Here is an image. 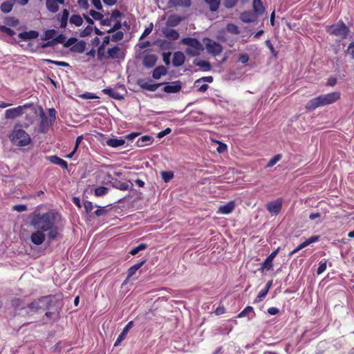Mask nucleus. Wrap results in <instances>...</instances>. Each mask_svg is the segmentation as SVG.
Returning a JSON list of instances; mask_svg holds the SVG:
<instances>
[{"label": "nucleus", "mask_w": 354, "mask_h": 354, "mask_svg": "<svg viewBox=\"0 0 354 354\" xmlns=\"http://www.w3.org/2000/svg\"><path fill=\"white\" fill-rule=\"evenodd\" d=\"M57 31L55 29H49L44 32V39L49 40L50 39H54V37L56 35Z\"/></svg>", "instance_id": "obj_44"}, {"label": "nucleus", "mask_w": 354, "mask_h": 354, "mask_svg": "<svg viewBox=\"0 0 354 354\" xmlns=\"http://www.w3.org/2000/svg\"><path fill=\"white\" fill-rule=\"evenodd\" d=\"M341 97L339 91L331 92L325 95H319L310 100L306 104L305 108L308 111H314L317 108L333 104Z\"/></svg>", "instance_id": "obj_2"}, {"label": "nucleus", "mask_w": 354, "mask_h": 354, "mask_svg": "<svg viewBox=\"0 0 354 354\" xmlns=\"http://www.w3.org/2000/svg\"><path fill=\"white\" fill-rule=\"evenodd\" d=\"M0 31L7 34L8 35H9L10 37H12L13 35H15V32L14 30L11 29L10 28H8L6 26H3V25L0 26Z\"/></svg>", "instance_id": "obj_51"}, {"label": "nucleus", "mask_w": 354, "mask_h": 354, "mask_svg": "<svg viewBox=\"0 0 354 354\" xmlns=\"http://www.w3.org/2000/svg\"><path fill=\"white\" fill-rule=\"evenodd\" d=\"M253 12L258 16L261 15L265 12V8L262 4L261 0H253Z\"/></svg>", "instance_id": "obj_24"}, {"label": "nucleus", "mask_w": 354, "mask_h": 354, "mask_svg": "<svg viewBox=\"0 0 354 354\" xmlns=\"http://www.w3.org/2000/svg\"><path fill=\"white\" fill-rule=\"evenodd\" d=\"M84 207L85 209V211L88 213L91 212L93 209V205L92 202L91 201H85L84 203Z\"/></svg>", "instance_id": "obj_60"}, {"label": "nucleus", "mask_w": 354, "mask_h": 354, "mask_svg": "<svg viewBox=\"0 0 354 354\" xmlns=\"http://www.w3.org/2000/svg\"><path fill=\"white\" fill-rule=\"evenodd\" d=\"M64 0H46V6L48 11L53 13L57 12L59 6V4H64Z\"/></svg>", "instance_id": "obj_12"}, {"label": "nucleus", "mask_w": 354, "mask_h": 354, "mask_svg": "<svg viewBox=\"0 0 354 354\" xmlns=\"http://www.w3.org/2000/svg\"><path fill=\"white\" fill-rule=\"evenodd\" d=\"M29 107V105L24 104L23 106H18L17 107L7 109L5 112V118L6 119H15L23 114L24 109Z\"/></svg>", "instance_id": "obj_9"}, {"label": "nucleus", "mask_w": 354, "mask_h": 354, "mask_svg": "<svg viewBox=\"0 0 354 354\" xmlns=\"http://www.w3.org/2000/svg\"><path fill=\"white\" fill-rule=\"evenodd\" d=\"M157 60H158V57L156 55L147 54L144 56L142 62H143V65L146 68H153L156 65Z\"/></svg>", "instance_id": "obj_15"}, {"label": "nucleus", "mask_w": 354, "mask_h": 354, "mask_svg": "<svg viewBox=\"0 0 354 354\" xmlns=\"http://www.w3.org/2000/svg\"><path fill=\"white\" fill-rule=\"evenodd\" d=\"M102 92L115 100H122L124 98L122 95L112 88H104L102 90Z\"/></svg>", "instance_id": "obj_30"}, {"label": "nucleus", "mask_w": 354, "mask_h": 354, "mask_svg": "<svg viewBox=\"0 0 354 354\" xmlns=\"http://www.w3.org/2000/svg\"><path fill=\"white\" fill-rule=\"evenodd\" d=\"M112 33L113 34L111 35V41L113 42H118L124 38V32L122 30L115 31Z\"/></svg>", "instance_id": "obj_39"}, {"label": "nucleus", "mask_w": 354, "mask_h": 354, "mask_svg": "<svg viewBox=\"0 0 354 354\" xmlns=\"http://www.w3.org/2000/svg\"><path fill=\"white\" fill-rule=\"evenodd\" d=\"M93 30V28L91 26H87L84 30H82L80 33V36L81 37H86L87 36H89L91 35L92 32Z\"/></svg>", "instance_id": "obj_49"}, {"label": "nucleus", "mask_w": 354, "mask_h": 354, "mask_svg": "<svg viewBox=\"0 0 354 354\" xmlns=\"http://www.w3.org/2000/svg\"><path fill=\"white\" fill-rule=\"evenodd\" d=\"M235 208V202L230 201L223 205H221L217 211L218 214H229L232 213Z\"/></svg>", "instance_id": "obj_14"}, {"label": "nucleus", "mask_w": 354, "mask_h": 354, "mask_svg": "<svg viewBox=\"0 0 354 354\" xmlns=\"http://www.w3.org/2000/svg\"><path fill=\"white\" fill-rule=\"evenodd\" d=\"M56 44H64L66 41V36L63 34L59 35L57 37L54 38Z\"/></svg>", "instance_id": "obj_61"}, {"label": "nucleus", "mask_w": 354, "mask_h": 354, "mask_svg": "<svg viewBox=\"0 0 354 354\" xmlns=\"http://www.w3.org/2000/svg\"><path fill=\"white\" fill-rule=\"evenodd\" d=\"M146 263V259H143L137 263L134 264L133 266H131L128 270H127V279H129L131 277H132L136 271L140 269L145 263Z\"/></svg>", "instance_id": "obj_22"}, {"label": "nucleus", "mask_w": 354, "mask_h": 354, "mask_svg": "<svg viewBox=\"0 0 354 354\" xmlns=\"http://www.w3.org/2000/svg\"><path fill=\"white\" fill-rule=\"evenodd\" d=\"M13 7V4L10 1H4L1 3L0 8L1 10L4 13H9Z\"/></svg>", "instance_id": "obj_40"}, {"label": "nucleus", "mask_w": 354, "mask_h": 354, "mask_svg": "<svg viewBox=\"0 0 354 354\" xmlns=\"http://www.w3.org/2000/svg\"><path fill=\"white\" fill-rule=\"evenodd\" d=\"M347 53L351 55L353 59H354V41L350 43L347 48Z\"/></svg>", "instance_id": "obj_64"}, {"label": "nucleus", "mask_w": 354, "mask_h": 354, "mask_svg": "<svg viewBox=\"0 0 354 354\" xmlns=\"http://www.w3.org/2000/svg\"><path fill=\"white\" fill-rule=\"evenodd\" d=\"M139 84L142 88L153 92L156 91L158 87L165 84V83L149 84L148 82H144L140 84L139 82Z\"/></svg>", "instance_id": "obj_32"}, {"label": "nucleus", "mask_w": 354, "mask_h": 354, "mask_svg": "<svg viewBox=\"0 0 354 354\" xmlns=\"http://www.w3.org/2000/svg\"><path fill=\"white\" fill-rule=\"evenodd\" d=\"M44 62L46 63H51L58 66H65L67 67L69 66V64L67 62H61V61H54L49 59H44Z\"/></svg>", "instance_id": "obj_52"}, {"label": "nucleus", "mask_w": 354, "mask_h": 354, "mask_svg": "<svg viewBox=\"0 0 354 354\" xmlns=\"http://www.w3.org/2000/svg\"><path fill=\"white\" fill-rule=\"evenodd\" d=\"M170 57H171V53L170 52L163 53H162L163 62H165V64L166 65H169L170 64Z\"/></svg>", "instance_id": "obj_62"}, {"label": "nucleus", "mask_w": 354, "mask_h": 354, "mask_svg": "<svg viewBox=\"0 0 354 354\" xmlns=\"http://www.w3.org/2000/svg\"><path fill=\"white\" fill-rule=\"evenodd\" d=\"M86 43L83 40L76 41L71 48V50L74 53H82L86 49Z\"/></svg>", "instance_id": "obj_27"}, {"label": "nucleus", "mask_w": 354, "mask_h": 354, "mask_svg": "<svg viewBox=\"0 0 354 354\" xmlns=\"http://www.w3.org/2000/svg\"><path fill=\"white\" fill-rule=\"evenodd\" d=\"M204 1L208 6L209 10L215 12L218 11L221 0H204Z\"/></svg>", "instance_id": "obj_31"}, {"label": "nucleus", "mask_w": 354, "mask_h": 354, "mask_svg": "<svg viewBox=\"0 0 354 354\" xmlns=\"http://www.w3.org/2000/svg\"><path fill=\"white\" fill-rule=\"evenodd\" d=\"M9 138L13 143L19 147H26L31 142L29 134L17 127H15Z\"/></svg>", "instance_id": "obj_3"}, {"label": "nucleus", "mask_w": 354, "mask_h": 354, "mask_svg": "<svg viewBox=\"0 0 354 354\" xmlns=\"http://www.w3.org/2000/svg\"><path fill=\"white\" fill-rule=\"evenodd\" d=\"M282 158L281 154H277L273 156L268 162L266 167H272L277 162H279Z\"/></svg>", "instance_id": "obj_46"}, {"label": "nucleus", "mask_w": 354, "mask_h": 354, "mask_svg": "<svg viewBox=\"0 0 354 354\" xmlns=\"http://www.w3.org/2000/svg\"><path fill=\"white\" fill-rule=\"evenodd\" d=\"M30 225L36 230L48 232L50 240H54L58 236L56 216L53 212H48L44 214H34L30 221Z\"/></svg>", "instance_id": "obj_1"}, {"label": "nucleus", "mask_w": 354, "mask_h": 354, "mask_svg": "<svg viewBox=\"0 0 354 354\" xmlns=\"http://www.w3.org/2000/svg\"><path fill=\"white\" fill-rule=\"evenodd\" d=\"M76 41H77V39L75 37H71L67 41H65L64 46L66 48L72 47Z\"/></svg>", "instance_id": "obj_58"}, {"label": "nucleus", "mask_w": 354, "mask_h": 354, "mask_svg": "<svg viewBox=\"0 0 354 354\" xmlns=\"http://www.w3.org/2000/svg\"><path fill=\"white\" fill-rule=\"evenodd\" d=\"M89 15L95 20L100 21L102 19L103 15L97 11L94 10H91L89 11Z\"/></svg>", "instance_id": "obj_55"}, {"label": "nucleus", "mask_w": 354, "mask_h": 354, "mask_svg": "<svg viewBox=\"0 0 354 354\" xmlns=\"http://www.w3.org/2000/svg\"><path fill=\"white\" fill-rule=\"evenodd\" d=\"M108 193V188L104 186H100L95 189V195L96 196H102Z\"/></svg>", "instance_id": "obj_45"}, {"label": "nucleus", "mask_w": 354, "mask_h": 354, "mask_svg": "<svg viewBox=\"0 0 354 354\" xmlns=\"http://www.w3.org/2000/svg\"><path fill=\"white\" fill-rule=\"evenodd\" d=\"M161 176L165 183H168L173 179L174 175L172 171H162Z\"/></svg>", "instance_id": "obj_47"}, {"label": "nucleus", "mask_w": 354, "mask_h": 354, "mask_svg": "<svg viewBox=\"0 0 354 354\" xmlns=\"http://www.w3.org/2000/svg\"><path fill=\"white\" fill-rule=\"evenodd\" d=\"M97 59L99 60H102L103 59H106V52L105 51V46L104 45H100L97 51Z\"/></svg>", "instance_id": "obj_42"}, {"label": "nucleus", "mask_w": 354, "mask_h": 354, "mask_svg": "<svg viewBox=\"0 0 354 354\" xmlns=\"http://www.w3.org/2000/svg\"><path fill=\"white\" fill-rule=\"evenodd\" d=\"M122 28V23L120 21H117L114 25L113 26V27H111L110 29H109L108 30H106V32L107 33H112V32H114L115 31H118L120 30V29Z\"/></svg>", "instance_id": "obj_54"}, {"label": "nucleus", "mask_w": 354, "mask_h": 354, "mask_svg": "<svg viewBox=\"0 0 354 354\" xmlns=\"http://www.w3.org/2000/svg\"><path fill=\"white\" fill-rule=\"evenodd\" d=\"M69 23L79 27L83 24V18L80 15H72L69 18Z\"/></svg>", "instance_id": "obj_36"}, {"label": "nucleus", "mask_w": 354, "mask_h": 354, "mask_svg": "<svg viewBox=\"0 0 354 354\" xmlns=\"http://www.w3.org/2000/svg\"><path fill=\"white\" fill-rule=\"evenodd\" d=\"M167 73V68L164 66H158L153 71L152 76L154 79H160Z\"/></svg>", "instance_id": "obj_28"}, {"label": "nucleus", "mask_w": 354, "mask_h": 354, "mask_svg": "<svg viewBox=\"0 0 354 354\" xmlns=\"http://www.w3.org/2000/svg\"><path fill=\"white\" fill-rule=\"evenodd\" d=\"M57 19L59 21V27L66 28L68 21H69V11L67 9H64L62 13L57 16Z\"/></svg>", "instance_id": "obj_17"}, {"label": "nucleus", "mask_w": 354, "mask_h": 354, "mask_svg": "<svg viewBox=\"0 0 354 354\" xmlns=\"http://www.w3.org/2000/svg\"><path fill=\"white\" fill-rule=\"evenodd\" d=\"M273 259L268 256L264 261L261 263V266L259 269L261 272L264 270H270L273 267Z\"/></svg>", "instance_id": "obj_34"}, {"label": "nucleus", "mask_w": 354, "mask_h": 354, "mask_svg": "<svg viewBox=\"0 0 354 354\" xmlns=\"http://www.w3.org/2000/svg\"><path fill=\"white\" fill-rule=\"evenodd\" d=\"M268 292V289L265 290L263 288V289L261 290L254 302V303L260 302L267 295Z\"/></svg>", "instance_id": "obj_53"}, {"label": "nucleus", "mask_w": 354, "mask_h": 354, "mask_svg": "<svg viewBox=\"0 0 354 354\" xmlns=\"http://www.w3.org/2000/svg\"><path fill=\"white\" fill-rule=\"evenodd\" d=\"M204 44L208 53L216 56L221 53L223 50L222 46L209 38L204 39Z\"/></svg>", "instance_id": "obj_7"}, {"label": "nucleus", "mask_w": 354, "mask_h": 354, "mask_svg": "<svg viewBox=\"0 0 354 354\" xmlns=\"http://www.w3.org/2000/svg\"><path fill=\"white\" fill-rule=\"evenodd\" d=\"M153 142V138L150 136H143L138 138L136 145L138 147H143L149 145Z\"/></svg>", "instance_id": "obj_26"}, {"label": "nucleus", "mask_w": 354, "mask_h": 354, "mask_svg": "<svg viewBox=\"0 0 354 354\" xmlns=\"http://www.w3.org/2000/svg\"><path fill=\"white\" fill-rule=\"evenodd\" d=\"M158 46L161 50H169L172 48L171 41L166 39H160L158 41Z\"/></svg>", "instance_id": "obj_38"}, {"label": "nucleus", "mask_w": 354, "mask_h": 354, "mask_svg": "<svg viewBox=\"0 0 354 354\" xmlns=\"http://www.w3.org/2000/svg\"><path fill=\"white\" fill-rule=\"evenodd\" d=\"M83 99H87V100H93V99H97L98 97L96 96L94 93H85L82 94L80 96Z\"/></svg>", "instance_id": "obj_59"}, {"label": "nucleus", "mask_w": 354, "mask_h": 354, "mask_svg": "<svg viewBox=\"0 0 354 354\" xmlns=\"http://www.w3.org/2000/svg\"><path fill=\"white\" fill-rule=\"evenodd\" d=\"M125 143L124 139L118 138H109L106 141V144L111 147L117 148L118 147L124 145Z\"/></svg>", "instance_id": "obj_29"}, {"label": "nucleus", "mask_w": 354, "mask_h": 354, "mask_svg": "<svg viewBox=\"0 0 354 354\" xmlns=\"http://www.w3.org/2000/svg\"><path fill=\"white\" fill-rule=\"evenodd\" d=\"M259 16L253 11L248 10L243 12L240 15V19L245 23L254 22Z\"/></svg>", "instance_id": "obj_13"}, {"label": "nucleus", "mask_w": 354, "mask_h": 354, "mask_svg": "<svg viewBox=\"0 0 354 354\" xmlns=\"http://www.w3.org/2000/svg\"><path fill=\"white\" fill-rule=\"evenodd\" d=\"M180 43L189 46L185 49V53L189 56H198L204 49L203 44L196 38L185 37L181 39Z\"/></svg>", "instance_id": "obj_4"}, {"label": "nucleus", "mask_w": 354, "mask_h": 354, "mask_svg": "<svg viewBox=\"0 0 354 354\" xmlns=\"http://www.w3.org/2000/svg\"><path fill=\"white\" fill-rule=\"evenodd\" d=\"M45 239L46 235L42 230H37L30 235L31 242L36 245H41L44 242Z\"/></svg>", "instance_id": "obj_11"}, {"label": "nucleus", "mask_w": 354, "mask_h": 354, "mask_svg": "<svg viewBox=\"0 0 354 354\" xmlns=\"http://www.w3.org/2000/svg\"><path fill=\"white\" fill-rule=\"evenodd\" d=\"M194 63L196 66L204 68L205 69V71L210 70L211 65L209 62L204 61V60H200L198 62H195Z\"/></svg>", "instance_id": "obj_50"}, {"label": "nucleus", "mask_w": 354, "mask_h": 354, "mask_svg": "<svg viewBox=\"0 0 354 354\" xmlns=\"http://www.w3.org/2000/svg\"><path fill=\"white\" fill-rule=\"evenodd\" d=\"M39 36V32L36 30H30L20 32L19 37L23 40L36 39Z\"/></svg>", "instance_id": "obj_23"}, {"label": "nucleus", "mask_w": 354, "mask_h": 354, "mask_svg": "<svg viewBox=\"0 0 354 354\" xmlns=\"http://www.w3.org/2000/svg\"><path fill=\"white\" fill-rule=\"evenodd\" d=\"M319 237L318 236H312L309 237L308 239H307L304 242H302L301 244H299V248H301V249H303V248L307 247L308 245H309L310 244L317 242L319 240Z\"/></svg>", "instance_id": "obj_37"}, {"label": "nucleus", "mask_w": 354, "mask_h": 354, "mask_svg": "<svg viewBox=\"0 0 354 354\" xmlns=\"http://www.w3.org/2000/svg\"><path fill=\"white\" fill-rule=\"evenodd\" d=\"M185 60L184 54L180 51H177L174 53L172 59V64L176 67H179L183 65Z\"/></svg>", "instance_id": "obj_20"}, {"label": "nucleus", "mask_w": 354, "mask_h": 354, "mask_svg": "<svg viewBox=\"0 0 354 354\" xmlns=\"http://www.w3.org/2000/svg\"><path fill=\"white\" fill-rule=\"evenodd\" d=\"M168 3L170 7L175 8L178 7L189 8L192 6V0H169Z\"/></svg>", "instance_id": "obj_16"}, {"label": "nucleus", "mask_w": 354, "mask_h": 354, "mask_svg": "<svg viewBox=\"0 0 354 354\" xmlns=\"http://www.w3.org/2000/svg\"><path fill=\"white\" fill-rule=\"evenodd\" d=\"M283 199L279 198L274 201L268 202L266 204L268 212L272 216H277L279 214L282 209Z\"/></svg>", "instance_id": "obj_8"}, {"label": "nucleus", "mask_w": 354, "mask_h": 354, "mask_svg": "<svg viewBox=\"0 0 354 354\" xmlns=\"http://www.w3.org/2000/svg\"><path fill=\"white\" fill-rule=\"evenodd\" d=\"M326 261H320L319 264V267L317 269V274L318 275L321 274L326 270Z\"/></svg>", "instance_id": "obj_56"}, {"label": "nucleus", "mask_w": 354, "mask_h": 354, "mask_svg": "<svg viewBox=\"0 0 354 354\" xmlns=\"http://www.w3.org/2000/svg\"><path fill=\"white\" fill-rule=\"evenodd\" d=\"M237 3L238 0H224V6L227 9L232 8Z\"/></svg>", "instance_id": "obj_57"}, {"label": "nucleus", "mask_w": 354, "mask_h": 354, "mask_svg": "<svg viewBox=\"0 0 354 354\" xmlns=\"http://www.w3.org/2000/svg\"><path fill=\"white\" fill-rule=\"evenodd\" d=\"M226 30L233 35H239L240 33L239 27L234 24H228L226 26Z\"/></svg>", "instance_id": "obj_41"}, {"label": "nucleus", "mask_w": 354, "mask_h": 354, "mask_svg": "<svg viewBox=\"0 0 354 354\" xmlns=\"http://www.w3.org/2000/svg\"><path fill=\"white\" fill-rule=\"evenodd\" d=\"M182 86L179 81L173 82L172 84L165 85L162 91L167 93H176L180 91Z\"/></svg>", "instance_id": "obj_18"}, {"label": "nucleus", "mask_w": 354, "mask_h": 354, "mask_svg": "<svg viewBox=\"0 0 354 354\" xmlns=\"http://www.w3.org/2000/svg\"><path fill=\"white\" fill-rule=\"evenodd\" d=\"M326 30L330 35L339 37L342 39L346 38L350 31L349 28L342 21H339L331 26H326Z\"/></svg>", "instance_id": "obj_6"}, {"label": "nucleus", "mask_w": 354, "mask_h": 354, "mask_svg": "<svg viewBox=\"0 0 354 354\" xmlns=\"http://www.w3.org/2000/svg\"><path fill=\"white\" fill-rule=\"evenodd\" d=\"M249 313H252L253 316L255 315V313H254L253 308L250 306H246L240 313L238 314L237 317L242 318V317H245Z\"/></svg>", "instance_id": "obj_48"}, {"label": "nucleus", "mask_w": 354, "mask_h": 354, "mask_svg": "<svg viewBox=\"0 0 354 354\" xmlns=\"http://www.w3.org/2000/svg\"><path fill=\"white\" fill-rule=\"evenodd\" d=\"M183 20V18L178 15H171L169 16L167 25L170 27L177 26Z\"/></svg>", "instance_id": "obj_25"}, {"label": "nucleus", "mask_w": 354, "mask_h": 354, "mask_svg": "<svg viewBox=\"0 0 354 354\" xmlns=\"http://www.w3.org/2000/svg\"><path fill=\"white\" fill-rule=\"evenodd\" d=\"M124 53L122 49L118 46H115L110 48L106 51V59H120L124 58Z\"/></svg>", "instance_id": "obj_10"}, {"label": "nucleus", "mask_w": 354, "mask_h": 354, "mask_svg": "<svg viewBox=\"0 0 354 354\" xmlns=\"http://www.w3.org/2000/svg\"><path fill=\"white\" fill-rule=\"evenodd\" d=\"M164 35L167 39L177 40L179 38V33L174 29H166L163 31Z\"/></svg>", "instance_id": "obj_35"}, {"label": "nucleus", "mask_w": 354, "mask_h": 354, "mask_svg": "<svg viewBox=\"0 0 354 354\" xmlns=\"http://www.w3.org/2000/svg\"><path fill=\"white\" fill-rule=\"evenodd\" d=\"M48 160L53 164L60 166L62 169H67L68 163L66 161L63 160L62 158L58 157L57 156H50L47 158Z\"/></svg>", "instance_id": "obj_21"}, {"label": "nucleus", "mask_w": 354, "mask_h": 354, "mask_svg": "<svg viewBox=\"0 0 354 354\" xmlns=\"http://www.w3.org/2000/svg\"><path fill=\"white\" fill-rule=\"evenodd\" d=\"M54 295H47L35 299L29 305L28 308L32 310H48L53 305Z\"/></svg>", "instance_id": "obj_5"}, {"label": "nucleus", "mask_w": 354, "mask_h": 354, "mask_svg": "<svg viewBox=\"0 0 354 354\" xmlns=\"http://www.w3.org/2000/svg\"><path fill=\"white\" fill-rule=\"evenodd\" d=\"M147 248V245L146 243H140L138 246L133 248L129 252V254L131 255H136L140 251L144 250Z\"/></svg>", "instance_id": "obj_43"}, {"label": "nucleus", "mask_w": 354, "mask_h": 354, "mask_svg": "<svg viewBox=\"0 0 354 354\" xmlns=\"http://www.w3.org/2000/svg\"><path fill=\"white\" fill-rule=\"evenodd\" d=\"M122 15L123 14L120 10H114L111 14V19H113L120 18Z\"/></svg>", "instance_id": "obj_63"}, {"label": "nucleus", "mask_w": 354, "mask_h": 354, "mask_svg": "<svg viewBox=\"0 0 354 354\" xmlns=\"http://www.w3.org/2000/svg\"><path fill=\"white\" fill-rule=\"evenodd\" d=\"M49 122L47 117L43 114L41 115V122L39 125V131L41 133H46L48 130Z\"/></svg>", "instance_id": "obj_33"}, {"label": "nucleus", "mask_w": 354, "mask_h": 354, "mask_svg": "<svg viewBox=\"0 0 354 354\" xmlns=\"http://www.w3.org/2000/svg\"><path fill=\"white\" fill-rule=\"evenodd\" d=\"M133 325V321H131L124 326V328H123L122 331L118 337V338L114 344L115 346H118L121 343V342H122L125 339L127 334L128 333L129 330L132 328Z\"/></svg>", "instance_id": "obj_19"}]
</instances>
